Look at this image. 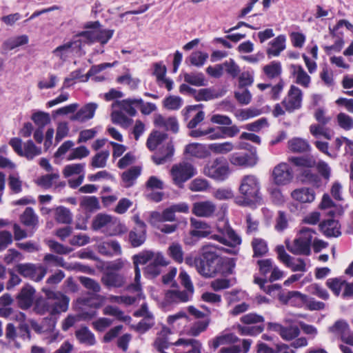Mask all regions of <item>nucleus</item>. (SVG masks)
<instances>
[{
	"label": "nucleus",
	"mask_w": 353,
	"mask_h": 353,
	"mask_svg": "<svg viewBox=\"0 0 353 353\" xmlns=\"http://www.w3.org/2000/svg\"><path fill=\"white\" fill-rule=\"evenodd\" d=\"M272 176L276 185H286L292 181L293 172L288 163H281L274 168Z\"/></svg>",
	"instance_id": "13"
},
{
	"label": "nucleus",
	"mask_w": 353,
	"mask_h": 353,
	"mask_svg": "<svg viewBox=\"0 0 353 353\" xmlns=\"http://www.w3.org/2000/svg\"><path fill=\"white\" fill-rule=\"evenodd\" d=\"M146 224L140 223V226L134 227L128 234L129 242L132 248L142 245L146 240Z\"/></svg>",
	"instance_id": "19"
},
{
	"label": "nucleus",
	"mask_w": 353,
	"mask_h": 353,
	"mask_svg": "<svg viewBox=\"0 0 353 353\" xmlns=\"http://www.w3.org/2000/svg\"><path fill=\"white\" fill-rule=\"evenodd\" d=\"M286 38L283 34H280L269 42V48L266 52L269 57H278L285 48Z\"/></svg>",
	"instance_id": "27"
},
{
	"label": "nucleus",
	"mask_w": 353,
	"mask_h": 353,
	"mask_svg": "<svg viewBox=\"0 0 353 353\" xmlns=\"http://www.w3.org/2000/svg\"><path fill=\"white\" fill-rule=\"evenodd\" d=\"M223 70L225 69L228 74L231 76L232 78L236 77L240 73V68L239 65L235 63L234 59H229L223 63Z\"/></svg>",
	"instance_id": "57"
},
{
	"label": "nucleus",
	"mask_w": 353,
	"mask_h": 353,
	"mask_svg": "<svg viewBox=\"0 0 353 353\" xmlns=\"http://www.w3.org/2000/svg\"><path fill=\"white\" fill-rule=\"evenodd\" d=\"M101 281L108 288H121L125 283V279L123 275L117 272L108 271L103 274Z\"/></svg>",
	"instance_id": "26"
},
{
	"label": "nucleus",
	"mask_w": 353,
	"mask_h": 353,
	"mask_svg": "<svg viewBox=\"0 0 353 353\" xmlns=\"http://www.w3.org/2000/svg\"><path fill=\"white\" fill-rule=\"evenodd\" d=\"M253 257H261L265 254V242L261 239L254 238L252 241Z\"/></svg>",
	"instance_id": "63"
},
{
	"label": "nucleus",
	"mask_w": 353,
	"mask_h": 353,
	"mask_svg": "<svg viewBox=\"0 0 353 353\" xmlns=\"http://www.w3.org/2000/svg\"><path fill=\"white\" fill-rule=\"evenodd\" d=\"M205 176L217 181H225L229 175L228 163L223 157H217L210 161L203 169Z\"/></svg>",
	"instance_id": "5"
},
{
	"label": "nucleus",
	"mask_w": 353,
	"mask_h": 353,
	"mask_svg": "<svg viewBox=\"0 0 353 353\" xmlns=\"http://www.w3.org/2000/svg\"><path fill=\"white\" fill-rule=\"evenodd\" d=\"M174 152V145L170 141L165 145L160 147L152 157V159L155 164L162 165L171 160Z\"/></svg>",
	"instance_id": "20"
},
{
	"label": "nucleus",
	"mask_w": 353,
	"mask_h": 353,
	"mask_svg": "<svg viewBox=\"0 0 353 353\" xmlns=\"http://www.w3.org/2000/svg\"><path fill=\"white\" fill-rule=\"evenodd\" d=\"M184 152L199 159H205L210 155V152L203 145L197 143L187 145Z\"/></svg>",
	"instance_id": "29"
},
{
	"label": "nucleus",
	"mask_w": 353,
	"mask_h": 353,
	"mask_svg": "<svg viewBox=\"0 0 353 353\" xmlns=\"http://www.w3.org/2000/svg\"><path fill=\"white\" fill-rule=\"evenodd\" d=\"M16 271L26 278L39 282L46 276L47 268L33 263H19L16 265Z\"/></svg>",
	"instance_id": "7"
},
{
	"label": "nucleus",
	"mask_w": 353,
	"mask_h": 353,
	"mask_svg": "<svg viewBox=\"0 0 353 353\" xmlns=\"http://www.w3.org/2000/svg\"><path fill=\"white\" fill-rule=\"evenodd\" d=\"M241 196L234 199V202L240 206H250L262 200L260 195V185L254 175L244 176L239 186Z\"/></svg>",
	"instance_id": "3"
},
{
	"label": "nucleus",
	"mask_w": 353,
	"mask_h": 353,
	"mask_svg": "<svg viewBox=\"0 0 353 353\" xmlns=\"http://www.w3.org/2000/svg\"><path fill=\"white\" fill-rule=\"evenodd\" d=\"M75 336L78 341L88 345H93L96 343L94 334L88 329V327H82L75 332Z\"/></svg>",
	"instance_id": "35"
},
{
	"label": "nucleus",
	"mask_w": 353,
	"mask_h": 353,
	"mask_svg": "<svg viewBox=\"0 0 353 353\" xmlns=\"http://www.w3.org/2000/svg\"><path fill=\"white\" fill-rule=\"evenodd\" d=\"M237 337L233 334H226L223 335L217 336L213 339L208 341L210 347L216 350L220 345H225L230 343L235 342Z\"/></svg>",
	"instance_id": "39"
},
{
	"label": "nucleus",
	"mask_w": 353,
	"mask_h": 353,
	"mask_svg": "<svg viewBox=\"0 0 353 353\" xmlns=\"http://www.w3.org/2000/svg\"><path fill=\"white\" fill-rule=\"evenodd\" d=\"M28 37L26 34L12 37L6 40L3 43V48L5 50H11L17 47L26 45L28 43Z\"/></svg>",
	"instance_id": "37"
},
{
	"label": "nucleus",
	"mask_w": 353,
	"mask_h": 353,
	"mask_svg": "<svg viewBox=\"0 0 353 353\" xmlns=\"http://www.w3.org/2000/svg\"><path fill=\"white\" fill-rule=\"evenodd\" d=\"M176 346H183V350H176L175 353H201V343L194 339H179L174 343Z\"/></svg>",
	"instance_id": "24"
},
{
	"label": "nucleus",
	"mask_w": 353,
	"mask_h": 353,
	"mask_svg": "<svg viewBox=\"0 0 353 353\" xmlns=\"http://www.w3.org/2000/svg\"><path fill=\"white\" fill-rule=\"evenodd\" d=\"M345 137H337L330 145L327 141H316L314 142L315 147L324 154L331 159H336L341 150V146L344 144Z\"/></svg>",
	"instance_id": "11"
},
{
	"label": "nucleus",
	"mask_w": 353,
	"mask_h": 353,
	"mask_svg": "<svg viewBox=\"0 0 353 353\" xmlns=\"http://www.w3.org/2000/svg\"><path fill=\"white\" fill-rule=\"evenodd\" d=\"M216 210V205L210 201H198L193 203L192 212L199 217H211Z\"/></svg>",
	"instance_id": "17"
},
{
	"label": "nucleus",
	"mask_w": 353,
	"mask_h": 353,
	"mask_svg": "<svg viewBox=\"0 0 353 353\" xmlns=\"http://www.w3.org/2000/svg\"><path fill=\"white\" fill-rule=\"evenodd\" d=\"M21 222L27 227L34 228L39 223V219L37 214L31 207H27L23 214L20 216Z\"/></svg>",
	"instance_id": "34"
},
{
	"label": "nucleus",
	"mask_w": 353,
	"mask_h": 353,
	"mask_svg": "<svg viewBox=\"0 0 353 353\" xmlns=\"http://www.w3.org/2000/svg\"><path fill=\"white\" fill-rule=\"evenodd\" d=\"M142 103V99H126L122 101H115L112 104V108H119L125 111L128 114L134 117L137 114L136 108H139V104Z\"/></svg>",
	"instance_id": "22"
},
{
	"label": "nucleus",
	"mask_w": 353,
	"mask_h": 353,
	"mask_svg": "<svg viewBox=\"0 0 353 353\" xmlns=\"http://www.w3.org/2000/svg\"><path fill=\"white\" fill-rule=\"evenodd\" d=\"M219 234H212L210 238L230 247H235L241 243L240 236L228 223L219 228Z\"/></svg>",
	"instance_id": "9"
},
{
	"label": "nucleus",
	"mask_w": 353,
	"mask_h": 353,
	"mask_svg": "<svg viewBox=\"0 0 353 353\" xmlns=\"http://www.w3.org/2000/svg\"><path fill=\"white\" fill-rule=\"evenodd\" d=\"M219 248L207 244L201 248V265L200 274L205 278L214 277L217 274L227 276L233 273L235 262L233 259L225 258L218 252Z\"/></svg>",
	"instance_id": "1"
},
{
	"label": "nucleus",
	"mask_w": 353,
	"mask_h": 353,
	"mask_svg": "<svg viewBox=\"0 0 353 353\" xmlns=\"http://www.w3.org/2000/svg\"><path fill=\"white\" fill-rule=\"evenodd\" d=\"M349 330L348 324L343 320L336 321L334 324L329 327V331L332 333L339 334L342 336Z\"/></svg>",
	"instance_id": "64"
},
{
	"label": "nucleus",
	"mask_w": 353,
	"mask_h": 353,
	"mask_svg": "<svg viewBox=\"0 0 353 353\" xmlns=\"http://www.w3.org/2000/svg\"><path fill=\"white\" fill-rule=\"evenodd\" d=\"M300 332L299 326L292 324L288 326H283L280 336L283 340L292 341L299 336Z\"/></svg>",
	"instance_id": "43"
},
{
	"label": "nucleus",
	"mask_w": 353,
	"mask_h": 353,
	"mask_svg": "<svg viewBox=\"0 0 353 353\" xmlns=\"http://www.w3.org/2000/svg\"><path fill=\"white\" fill-rule=\"evenodd\" d=\"M208 58V54L201 51H195L191 53L188 60L191 65L200 68L203 66Z\"/></svg>",
	"instance_id": "45"
},
{
	"label": "nucleus",
	"mask_w": 353,
	"mask_h": 353,
	"mask_svg": "<svg viewBox=\"0 0 353 353\" xmlns=\"http://www.w3.org/2000/svg\"><path fill=\"white\" fill-rule=\"evenodd\" d=\"M234 97L238 102L242 105H248L251 101L252 95L247 88H239L234 92Z\"/></svg>",
	"instance_id": "59"
},
{
	"label": "nucleus",
	"mask_w": 353,
	"mask_h": 353,
	"mask_svg": "<svg viewBox=\"0 0 353 353\" xmlns=\"http://www.w3.org/2000/svg\"><path fill=\"white\" fill-rule=\"evenodd\" d=\"M300 179L303 183L310 184L316 188L321 185V176L309 169H305L301 172Z\"/></svg>",
	"instance_id": "36"
},
{
	"label": "nucleus",
	"mask_w": 353,
	"mask_h": 353,
	"mask_svg": "<svg viewBox=\"0 0 353 353\" xmlns=\"http://www.w3.org/2000/svg\"><path fill=\"white\" fill-rule=\"evenodd\" d=\"M42 291L46 297H39L34 301L33 311L36 314L43 315L49 313L50 316H55L68 310L70 303L68 296L46 288H43Z\"/></svg>",
	"instance_id": "2"
},
{
	"label": "nucleus",
	"mask_w": 353,
	"mask_h": 353,
	"mask_svg": "<svg viewBox=\"0 0 353 353\" xmlns=\"http://www.w3.org/2000/svg\"><path fill=\"white\" fill-rule=\"evenodd\" d=\"M141 174V168L134 166L124 172L122 175V181L125 183V188H130L134 184L136 179Z\"/></svg>",
	"instance_id": "38"
},
{
	"label": "nucleus",
	"mask_w": 353,
	"mask_h": 353,
	"mask_svg": "<svg viewBox=\"0 0 353 353\" xmlns=\"http://www.w3.org/2000/svg\"><path fill=\"white\" fill-rule=\"evenodd\" d=\"M289 161L294 165L299 167L311 168L315 166L316 161L310 157H292Z\"/></svg>",
	"instance_id": "50"
},
{
	"label": "nucleus",
	"mask_w": 353,
	"mask_h": 353,
	"mask_svg": "<svg viewBox=\"0 0 353 353\" xmlns=\"http://www.w3.org/2000/svg\"><path fill=\"white\" fill-rule=\"evenodd\" d=\"M294 74H296V83L305 88L309 86L310 83V77L306 73L301 65H292Z\"/></svg>",
	"instance_id": "44"
},
{
	"label": "nucleus",
	"mask_w": 353,
	"mask_h": 353,
	"mask_svg": "<svg viewBox=\"0 0 353 353\" xmlns=\"http://www.w3.org/2000/svg\"><path fill=\"white\" fill-rule=\"evenodd\" d=\"M230 163L241 168H250L254 166L258 161L255 149L250 152H238L232 153L230 157Z\"/></svg>",
	"instance_id": "10"
},
{
	"label": "nucleus",
	"mask_w": 353,
	"mask_h": 353,
	"mask_svg": "<svg viewBox=\"0 0 353 353\" xmlns=\"http://www.w3.org/2000/svg\"><path fill=\"white\" fill-rule=\"evenodd\" d=\"M54 219L58 223L70 224L72 221V214L67 208L59 206L54 209Z\"/></svg>",
	"instance_id": "40"
},
{
	"label": "nucleus",
	"mask_w": 353,
	"mask_h": 353,
	"mask_svg": "<svg viewBox=\"0 0 353 353\" xmlns=\"http://www.w3.org/2000/svg\"><path fill=\"white\" fill-rule=\"evenodd\" d=\"M266 294L274 299L277 298L285 303L291 301L292 299H298L301 303L307 301V296L298 291H289L286 295L283 294L281 292V285L278 283L268 285L266 288Z\"/></svg>",
	"instance_id": "8"
},
{
	"label": "nucleus",
	"mask_w": 353,
	"mask_h": 353,
	"mask_svg": "<svg viewBox=\"0 0 353 353\" xmlns=\"http://www.w3.org/2000/svg\"><path fill=\"white\" fill-rule=\"evenodd\" d=\"M339 125L345 130L353 129V118L348 114L341 112L336 117Z\"/></svg>",
	"instance_id": "56"
},
{
	"label": "nucleus",
	"mask_w": 353,
	"mask_h": 353,
	"mask_svg": "<svg viewBox=\"0 0 353 353\" xmlns=\"http://www.w3.org/2000/svg\"><path fill=\"white\" fill-rule=\"evenodd\" d=\"M184 81L192 85L204 86L205 85V77L203 73H185Z\"/></svg>",
	"instance_id": "46"
},
{
	"label": "nucleus",
	"mask_w": 353,
	"mask_h": 353,
	"mask_svg": "<svg viewBox=\"0 0 353 353\" xmlns=\"http://www.w3.org/2000/svg\"><path fill=\"white\" fill-rule=\"evenodd\" d=\"M291 195L294 200L301 203H311L315 199L314 191L307 188L294 190Z\"/></svg>",
	"instance_id": "28"
},
{
	"label": "nucleus",
	"mask_w": 353,
	"mask_h": 353,
	"mask_svg": "<svg viewBox=\"0 0 353 353\" xmlns=\"http://www.w3.org/2000/svg\"><path fill=\"white\" fill-rule=\"evenodd\" d=\"M168 135L165 132H162L158 130H153L149 135L146 145L150 151H154L157 147L166 140Z\"/></svg>",
	"instance_id": "30"
},
{
	"label": "nucleus",
	"mask_w": 353,
	"mask_h": 353,
	"mask_svg": "<svg viewBox=\"0 0 353 353\" xmlns=\"http://www.w3.org/2000/svg\"><path fill=\"white\" fill-rule=\"evenodd\" d=\"M79 204L85 211L88 212H94L101 208L99 201L95 196H82Z\"/></svg>",
	"instance_id": "33"
},
{
	"label": "nucleus",
	"mask_w": 353,
	"mask_h": 353,
	"mask_svg": "<svg viewBox=\"0 0 353 353\" xmlns=\"http://www.w3.org/2000/svg\"><path fill=\"white\" fill-rule=\"evenodd\" d=\"M302 91L295 85H291L288 97L283 101L285 110L292 112L301 107Z\"/></svg>",
	"instance_id": "12"
},
{
	"label": "nucleus",
	"mask_w": 353,
	"mask_h": 353,
	"mask_svg": "<svg viewBox=\"0 0 353 353\" xmlns=\"http://www.w3.org/2000/svg\"><path fill=\"white\" fill-rule=\"evenodd\" d=\"M112 217L105 214H98L92 221V228L94 230H99L107 226L112 222Z\"/></svg>",
	"instance_id": "49"
},
{
	"label": "nucleus",
	"mask_w": 353,
	"mask_h": 353,
	"mask_svg": "<svg viewBox=\"0 0 353 353\" xmlns=\"http://www.w3.org/2000/svg\"><path fill=\"white\" fill-rule=\"evenodd\" d=\"M222 93L216 91L213 88H202L198 91L196 90L194 98L196 101H209L214 99H218L222 97Z\"/></svg>",
	"instance_id": "32"
},
{
	"label": "nucleus",
	"mask_w": 353,
	"mask_h": 353,
	"mask_svg": "<svg viewBox=\"0 0 353 353\" xmlns=\"http://www.w3.org/2000/svg\"><path fill=\"white\" fill-rule=\"evenodd\" d=\"M156 254L150 250L140 252L133 256V263L134 267H139V265L147 263L150 260H154Z\"/></svg>",
	"instance_id": "51"
},
{
	"label": "nucleus",
	"mask_w": 353,
	"mask_h": 353,
	"mask_svg": "<svg viewBox=\"0 0 353 353\" xmlns=\"http://www.w3.org/2000/svg\"><path fill=\"white\" fill-rule=\"evenodd\" d=\"M98 107L96 103H89L79 110L76 114L70 117L71 121H78L81 123L85 122L93 118L95 111Z\"/></svg>",
	"instance_id": "23"
},
{
	"label": "nucleus",
	"mask_w": 353,
	"mask_h": 353,
	"mask_svg": "<svg viewBox=\"0 0 353 353\" xmlns=\"http://www.w3.org/2000/svg\"><path fill=\"white\" fill-rule=\"evenodd\" d=\"M321 231L327 237H338L341 235L340 225L338 221L328 219L319 224Z\"/></svg>",
	"instance_id": "25"
},
{
	"label": "nucleus",
	"mask_w": 353,
	"mask_h": 353,
	"mask_svg": "<svg viewBox=\"0 0 353 353\" xmlns=\"http://www.w3.org/2000/svg\"><path fill=\"white\" fill-rule=\"evenodd\" d=\"M90 154V150L84 145H81L72 150L67 157V160L81 159Z\"/></svg>",
	"instance_id": "55"
},
{
	"label": "nucleus",
	"mask_w": 353,
	"mask_h": 353,
	"mask_svg": "<svg viewBox=\"0 0 353 353\" xmlns=\"http://www.w3.org/2000/svg\"><path fill=\"white\" fill-rule=\"evenodd\" d=\"M85 163H74L69 164L65 166L63 174L65 178H68L73 174L81 175L84 174Z\"/></svg>",
	"instance_id": "52"
},
{
	"label": "nucleus",
	"mask_w": 353,
	"mask_h": 353,
	"mask_svg": "<svg viewBox=\"0 0 353 353\" xmlns=\"http://www.w3.org/2000/svg\"><path fill=\"white\" fill-rule=\"evenodd\" d=\"M257 264L259 267L260 274H255L254 275V283L259 285L260 288L263 290H265V260L257 261Z\"/></svg>",
	"instance_id": "58"
},
{
	"label": "nucleus",
	"mask_w": 353,
	"mask_h": 353,
	"mask_svg": "<svg viewBox=\"0 0 353 353\" xmlns=\"http://www.w3.org/2000/svg\"><path fill=\"white\" fill-rule=\"evenodd\" d=\"M111 117L114 123L119 124L122 126H128L131 121L130 119L119 110H114L111 114Z\"/></svg>",
	"instance_id": "62"
},
{
	"label": "nucleus",
	"mask_w": 353,
	"mask_h": 353,
	"mask_svg": "<svg viewBox=\"0 0 353 353\" xmlns=\"http://www.w3.org/2000/svg\"><path fill=\"white\" fill-rule=\"evenodd\" d=\"M168 262L161 253H157L152 260L145 268L144 274L148 278H154L160 274L161 268L166 266Z\"/></svg>",
	"instance_id": "18"
},
{
	"label": "nucleus",
	"mask_w": 353,
	"mask_h": 353,
	"mask_svg": "<svg viewBox=\"0 0 353 353\" xmlns=\"http://www.w3.org/2000/svg\"><path fill=\"white\" fill-rule=\"evenodd\" d=\"M209 188V183L205 179L196 178L189 185L190 190L194 192L205 191Z\"/></svg>",
	"instance_id": "60"
},
{
	"label": "nucleus",
	"mask_w": 353,
	"mask_h": 353,
	"mask_svg": "<svg viewBox=\"0 0 353 353\" xmlns=\"http://www.w3.org/2000/svg\"><path fill=\"white\" fill-rule=\"evenodd\" d=\"M154 124L156 127L163 128L166 131H171L176 134L179 132V123L176 117H170L165 118L161 114L155 115Z\"/></svg>",
	"instance_id": "21"
},
{
	"label": "nucleus",
	"mask_w": 353,
	"mask_h": 353,
	"mask_svg": "<svg viewBox=\"0 0 353 353\" xmlns=\"http://www.w3.org/2000/svg\"><path fill=\"white\" fill-rule=\"evenodd\" d=\"M269 272H271V274L268 279H266V283L268 281L272 283L280 280L285 275L284 272L281 270L277 266H273V262L271 259H266V274Z\"/></svg>",
	"instance_id": "41"
},
{
	"label": "nucleus",
	"mask_w": 353,
	"mask_h": 353,
	"mask_svg": "<svg viewBox=\"0 0 353 353\" xmlns=\"http://www.w3.org/2000/svg\"><path fill=\"white\" fill-rule=\"evenodd\" d=\"M196 168L191 163L181 162L172 165L170 175L172 181L179 188H182L183 183L196 174Z\"/></svg>",
	"instance_id": "6"
},
{
	"label": "nucleus",
	"mask_w": 353,
	"mask_h": 353,
	"mask_svg": "<svg viewBox=\"0 0 353 353\" xmlns=\"http://www.w3.org/2000/svg\"><path fill=\"white\" fill-rule=\"evenodd\" d=\"M193 294L186 290H168L165 292L164 301L168 304L186 303L190 301Z\"/></svg>",
	"instance_id": "16"
},
{
	"label": "nucleus",
	"mask_w": 353,
	"mask_h": 353,
	"mask_svg": "<svg viewBox=\"0 0 353 353\" xmlns=\"http://www.w3.org/2000/svg\"><path fill=\"white\" fill-rule=\"evenodd\" d=\"M209 149L216 154H227L234 149V145L232 142L226 141L223 143H214L208 145Z\"/></svg>",
	"instance_id": "47"
},
{
	"label": "nucleus",
	"mask_w": 353,
	"mask_h": 353,
	"mask_svg": "<svg viewBox=\"0 0 353 353\" xmlns=\"http://www.w3.org/2000/svg\"><path fill=\"white\" fill-rule=\"evenodd\" d=\"M35 290L30 285H26L22 288L17 296V301L19 307L22 310L29 309L33 304Z\"/></svg>",
	"instance_id": "15"
},
{
	"label": "nucleus",
	"mask_w": 353,
	"mask_h": 353,
	"mask_svg": "<svg viewBox=\"0 0 353 353\" xmlns=\"http://www.w3.org/2000/svg\"><path fill=\"white\" fill-rule=\"evenodd\" d=\"M288 148L294 153H303L310 151L311 147L306 140L294 137L288 141Z\"/></svg>",
	"instance_id": "31"
},
{
	"label": "nucleus",
	"mask_w": 353,
	"mask_h": 353,
	"mask_svg": "<svg viewBox=\"0 0 353 353\" xmlns=\"http://www.w3.org/2000/svg\"><path fill=\"white\" fill-rule=\"evenodd\" d=\"M169 256L176 262L181 263L183 261L182 246L178 243H172L168 250Z\"/></svg>",
	"instance_id": "48"
},
{
	"label": "nucleus",
	"mask_w": 353,
	"mask_h": 353,
	"mask_svg": "<svg viewBox=\"0 0 353 353\" xmlns=\"http://www.w3.org/2000/svg\"><path fill=\"white\" fill-rule=\"evenodd\" d=\"M281 70V63L274 61L266 65V76L270 78L280 77Z\"/></svg>",
	"instance_id": "61"
},
{
	"label": "nucleus",
	"mask_w": 353,
	"mask_h": 353,
	"mask_svg": "<svg viewBox=\"0 0 353 353\" xmlns=\"http://www.w3.org/2000/svg\"><path fill=\"white\" fill-rule=\"evenodd\" d=\"M41 148L37 147L32 140H28L23 145V150L21 157H25L28 160H32L35 157L41 154Z\"/></svg>",
	"instance_id": "42"
},
{
	"label": "nucleus",
	"mask_w": 353,
	"mask_h": 353,
	"mask_svg": "<svg viewBox=\"0 0 353 353\" xmlns=\"http://www.w3.org/2000/svg\"><path fill=\"white\" fill-rule=\"evenodd\" d=\"M110 155L108 150H103L96 154L91 162V165L94 168H104L106 165V161Z\"/></svg>",
	"instance_id": "53"
},
{
	"label": "nucleus",
	"mask_w": 353,
	"mask_h": 353,
	"mask_svg": "<svg viewBox=\"0 0 353 353\" xmlns=\"http://www.w3.org/2000/svg\"><path fill=\"white\" fill-rule=\"evenodd\" d=\"M82 49L81 39H72L70 41L56 48L52 53L63 61H65L74 50Z\"/></svg>",
	"instance_id": "14"
},
{
	"label": "nucleus",
	"mask_w": 353,
	"mask_h": 353,
	"mask_svg": "<svg viewBox=\"0 0 353 353\" xmlns=\"http://www.w3.org/2000/svg\"><path fill=\"white\" fill-rule=\"evenodd\" d=\"M314 234L315 231L313 229L303 228L299 236L292 243H286L287 249L294 254L309 256Z\"/></svg>",
	"instance_id": "4"
},
{
	"label": "nucleus",
	"mask_w": 353,
	"mask_h": 353,
	"mask_svg": "<svg viewBox=\"0 0 353 353\" xmlns=\"http://www.w3.org/2000/svg\"><path fill=\"white\" fill-rule=\"evenodd\" d=\"M34 123L38 125V128H43L50 122V118L48 113L43 112H37L34 113L31 117Z\"/></svg>",
	"instance_id": "54"
}]
</instances>
